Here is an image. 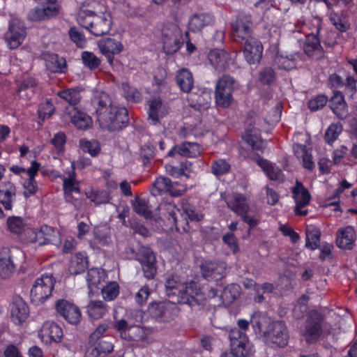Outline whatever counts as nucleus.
<instances>
[{
	"mask_svg": "<svg viewBox=\"0 0 357 357\" xmlns=\"http://www.w3.org/2000/svg\"><path fill=\"white\" fill-rule=\"evenodd\" d=\"M100 127L109 132L122 130L129 123L128 111L125 107L112 103L105 92L98 93L92 100Z\"/></svg>",
	"mask_w": 357,
	"mask_h": 357,
	"instance_id": "f257e3e1",
	"label": "nucleus"
},
{
	"mask_svg": "<svg viewBox=\"0 0 357 357\" xmlns=\"http://www.w3.org/2000/svg\"><path fill=\"white\" fill-rule=\"evenodd\" d=\"M252 24V15L242 13L237 17L232 26L234 40L243 42V56L250 65L259 63L263 52L261 41L251 36Z\"/></svg>",
	"mask_w": 357,
	"mask_h": 357,
	"instance_id": "f03ea898",
	"label": "nucleus"
},
{
	"mask_svg": "<svg viewBox=\"0 0 357 357\" xmlns=\"http://www.w3.org/2000/svg\"><path fill=\"white\" fill-rule=\"evenodd\" d=\"M78 23L96 36L107 34L112 29V17L109 12L97 15L93 12L85 16L79 15Z\"/></svg>",
	"mask_w": 357,
	"mask_h": 357,
	"instance_id": "7ed1b4c3",
	"label": "nucleus"
},
{
	"mask_svg": "<svg viewBox=\"0 0 357 357\" xmlns=\"http://www.w3.org/2000/svg\"><path fill=\"white\" fill-rule=\"evenodd\" d=\"M160 218L167 221V229H175L180 234L190 231L189 223L183 218L179 219V208L173 202H162L158 207Z\"/></svg>",
	"mask_w": 357,
	"mask_h": 357,
	"instance_id": "20e7f679",
	"label": "nucleus"
},
{
	"mask_svg": "<svg viewBox=\"0 0 357 357\" xmlns=\"http://www.w3.org/2000/svg\"><path fill=\"white\" fill-rule=\"evenodd\" d=\"M175 297L178 303L188 305L192 310H199L205 304L204 296L202 294L198 283L193 280L183 283Z\"/></svg>",
	"mask_w": 357,
	"mask_h": 357,
	"instance_id": "39448f33",
	"label": "nucleus"
},
{
	"mask_svg": "<svg viewBox=\"0 0 357 357\" xmlns=\"http://www.w3.org/2000/svg\"><path fill=\"white\" fill-rule=\"evenodd\" d=\"M56 279L52 273H43L34 281L30 291L32 303L38 305L44 303L52 294Z\"/></svg>",
	"mask_w": 357,
	"mask_h": 357,
	"instance_id": "423d86ee",
	"label": "nucleus"
},
{
	"mask_svg": "<svg viewBox=\"0 0 357 357\" xmlns=\"http://www.w3.org/2000/svg\"><path fill=\"white\" fill-rule=\"evenodd\" d=\"M230 350L236 357H250L254 352V347L246 333L236 328L229 333Z\"/></svg>",
	"mask_w": 357,
	"mask_h": 357,
	"instance_id": "0eeeda50",
	"label": "nucleus"
},
{
	"mask_svg": "<svg viewBox=\"0 0 357 357\" xmlns=\"http://www.w3.org/2000/svg\"><path fill=\"white\" fill-rule=\"evenodd\" d=\"M148 311L151 317L159 322H169L179 314L180 309L175 302H152Z\"/></svg>",
	"mask_w": 357,
	"mask_h": 357,
	"instance_id": "6e6552de",
	"label": "nucleus"
},
{
	"mask_svg": "<svg viewBox=\"0 0 357 357\" xmlns=\"http://www.w3.org/2000/svg\"><path fill=\"white\" fill-rule=\"evenodd\" d=\"M324 322V316L316 310L310 311L301 334L308 344L317 342L321 336Z\"/></svg>",
	"mask_w": 357,
	"mask_h": 357,
	"instance_id": "1a4fd4ad",
	"label": "nucleus"
},
{
	"mask_svg": "<svg viewBox=\"0 0 357 357\" xmlns=\"http://www.w3.org/2000/svg\"><path fill=\"white\" fill-rule=\"evenodd\" d=\"M292 198L295 202L294 213L298 216H305L308 213L307 209H304L309 205L312 196L303 183L296 180L294 187L291 188Z\"/></svg>",
	"mask_w": 357,
	"mask_h": 357,
	"instance_id": "9d476101",
	"label": "nucleus"
},
{
	"mask_svg": "<svg viewBox=\"0 0 357 357\" xmlns=\"http://www.w3.org/2000/svg\"><path fill=\"white\" fill-rule=\"evenodd\" d=\"M267 342L284 347L288 344L289 334L284 321H277L271 323L264 333Z\"/></svg>",
	"mask_w": 357,
	"mask_h": 357,
	"instance_id": "9b49d317",
	"label": "nucleus"
},
{
	"mask_svg": "<svg viewBox=\"0 0 357 357\" xmlns=\"http://www.w3.org/2000/svg\"><path fill=\"white\" fill-rule=\"evenodd\" d=\"M55 308L57 314L69 324L77 325L81 321V311L73 303L66 299H59L56 302Z\"/></svg>",
	"mask_w": 357,
	"mask_h": 357,
	"instance_id": "f8f14e48",
	"label": "nucleus"
},
{
	"mask_svg": "<svg viewBox=\"0 0 357 357\" xmlns=\"http://www.w3.org/2000/svg\"><path fill=\"white\" fill-rule=\"evenodd\" d=\"M187 100L190 107L197 111L207 109L211 103V91L207 88L194 87L187 93Z\"/></svg>",
	"mask_w": 357,
	"mask_h": 357,
	"instance_id": "ddd939ff",
	"label": "nucleus"
},
{
	"mask_svg": "<svg viewBox=\"0 0 357 357\" xmlns=\"http://www.w3.org/2000/svg\"><path fill=\"white\" fill-rule=\"evenodd\" d=\"M63 333L61 327L54 321H47L43 323L38 332L41 340L47 344L61 341Z\"/></svg>",
	"mask_w": 357,
	"mask_h": 357,
	"instance_id": "4468645a",
	"label": "nucleus"
},
{
	"mask_svg": "<svg viewBox=\"0 0 357 357\" xmlns=\"http://www.w3.org/2000/svg\"><path fill=\"white\" fill-rule=\"evenodd\" d=\"M200 268L202 277L208 281H219L226 276L225 262L205 261Z\"/></svg>",
	"mask_w": 357,
	"mask_h": 357,
	"instance_id": "2eb2a0df",
	"label": "nucleus"
},
{
	"mask_svg": "<svg viewBox=\"0 0 357 357\" xmlns=\"http://www.w3.org/2000/svg\"><path fill=\"white\" fill-rule=\"evenodd\" d=\"M98 45L100 52L111 66L114 63V56L119 54L123 50L121 42L109 37L100 40Z\"/></svg>",
	"mask_w": 357,
	"mask_h": 357,
	"instance_id": "dca6fc26",
	"label": "nucleus"
},
{
	"mask_svg": "<svg viewBox=\"0 0 357 357\" xmlns=\"http://www.w3.org/2000/svg\"><path fill=\"white\" fill-rule=\"evenodd\" d=\"M66 113L74 126L80 130H86L93 125L91 117L76 107H67Z\"/></svg>",
	"mask_w": 357,
	"mask_h": 357,
	"instance_id": "f3484780",
	"label": "nucleus"
},
{
	"mask_svg": "<svg viewBox=\"0 0 357 357\" xmlns=\"http://www.w3.org/2000/svg\"><path fill=\"white\" fill-rule=\"evenodd\" d=\"M208 60L215 70L223 72L229 68L231 62V56L225 50L213 49L208 52Z\"/></svg>",
	"mask_w": 357,
	"mask_h": 357,
	"instance_id": "a211bd4d",
	"label": "nucleus"
},
{
	"mask_svg": "<svg viewBox=\"0 0 357 357\" xmlns=\"http://www.w3.org/2000/svg\"><path fill=\"white\" fill-rule=\"evenodd\" d=\"M201 154L200 145L195 142H184L174 145L167 153V156L180 155L185 158H197Z\"/></svg>",
	"mask_w": 357,
	"mask_h": 357,
	"instance_id": "6ab92c4d",
	"label": "nucleus"
},
{
	"mask_svg": "<svg viewBox=\"0 0 357 357\" xmlns=\"http://www.w3.org/2000/svg\"><path fill=\"white\" fill-rule=\"evenodd\" d=\"M29 314V307L20 296L13 298L10 305V318L16 325L24 322Z\"/></svg>",
	"mask_w": 357,
	"mask_h": 357,
	"instance_id": "aec40b11",
	"label": "nucleus"
},
{
	"mask_svg": "<svg viewBox=\"0 0 357 357\" xmlns=\"http://www.w3.org/2000/svg\"><path fill=\"white\" fill-rule=\"evenodd\" d=\"M16 186L10 181H6L0 184V203L6 211H10L16 200Z\"/></svg>",
	"mask_w": 357,
	"mask_h": 357,
	"instance_id": "412c9836",
	"label": "nucleus"
},
{
	"mask_svg": "<svg viewBox=\"0 0 357 357\" xmlns=\"http://www.w3.org/2000/svg\"><path fill=\"white\" fill-rule=\"evenodd\" d=\"M215 23V17L213 14L209 13H195L192 15L188 21V30L198 33L208 26H211Z\"/></svg>",
	"mask_w": 357,
	"mask_h": 357,
	"instance_id": "4be33fe9",
	"label": "nucleus"
},
{
	"mask_svg": "<svg viewBox=\"0 0 357 357\" xmlns=\"http://www.w3.org/2000/svg\"><path fill=\"white\" fill-rule=\"evenodd\" d=\"M356 240V231L352 226L341 227L337 231L336 245L341 249H353Z\"/></svg>",
	"mask_w": 357,
	"mask_h": 357,
	"instance_id": "5701e85b",
	"label": "nucleus"
},
{
	"mask_svg": "<svg viewBox=\"0 0 357 357\" xmlns=\"http://www.w3.org/2000/svg\"><path fill=\"white\" fill-rule=\"evenodd\" d=\"M40 163L36 160L31 162V166L28 168L27 175L29 178L24 181L23 188L25 190L24 195L25 197L35 195L37 192L38 185L36 177L40 168Z\"/></svg>",
	"mask_w": 357,
	"mask_h": 357,
	"instance_id": "b1692460",
	"label": "nucleus"
},
{
	"mask_svg": "<svg viewBox=\"0 0 357 357\" xmlns=\"http://www.w3.org/2000/svg\"><path fill=\"white\" fill-rule=\"evenodd\" d=\"M26 36V28L19 24H10L6 39L10 49L14 50L18 47L24 41Z\"/></svg>",
	"mask_w": 357,
	"mask_h": 357,
	"instance_id": "393cba45",
	"label": "nucleus"
},
{
	"mask_svg": "<svg viewBox=\"0 0 357 357\" xmlns=\"http://www.w3.org/2000/svg\"><path fill=\"white\" fill-rule=\"evenodd\" d=\"M148 119L152 125H157L160 122V117L167 113L166 107L163 105L162 100L159 96L151 98L148 101Z\"/></svg>",
	"mask_w": 357,
	"mask_h": 357,
	"instance_id": "a878e982",
	"label": "nucleus"
},
{
	"mask_svg": "<svg viewBox=\"0 0 357 357\" xmlns=\"http://www.w3.org/2000/svg\"><path fill=\"white\" fill-rule=\"evenodd\" d=\"M46 68L53 73H63L67 69L66 61L57 54L46 52L43 54Z\"/></svg>",
	"mask_w": 357,
	"mask_h": 357,
	"instance_id": "bb28decb",
	"label": "nucleus"
},
{
	"mask_svg": "<svg viewBox=\"0 0 357 357\" xmlns=\"http://www.w3.org/2000/svg\"><path fill=\"white\" fill-rule=\"evenodd\" d=\"M243 139L249 145L252 151L263 152V140L261 139L260 130L256 128L254 125H250L245 129L242 136Z\"/></svg>",
	"mask_w": 357,
	"mask_h": 357,
	"instance_id": "cd10ccee",
	"label": "nucleus"
},
{
	"mask_svg": "<svg viewBox=\"0 0 357 357\" xmlns=\"http://www.w3.org/2000/svg\"><path fill=\"white\" fill-rule=\"evenodd\" d=\"M329 103L331 109L339 119H344L347 116V104L342 92L333 91V96L331 97Z\"/></svg>",
	"mask_w": 357,
	"mask_h": 357,
	"instance_id": "c85d7f7f",
	"label": "nucleus"
},
{
	"mask_svg": "<svg viewBox=\"0 0 357 357\" xmlns=\"http://www.w3.org/2000/svg\"><path fill=\"white\" fill-rule=\"evenodd\" d=\"M175 80L180 91L183 93H190L194 86V77L191 71L182 68L176 71Z\"/></svg>",
	"mask_w": 357,
	"mask_h": 357,
	"instance_id": "c756f323",
	"label": "nucleus"
},
{
	"mask_svg": "<svg viewBox=\"0 0 357 357\" xmlns=\"http://www.w3.org/2000/svg\"><path fill=\"white\" fill-rule=\"evenodd\" d=\"M151 331L139 325L130 326L127 331L121 333V338L128 342L144 341L150 335Z\"/></svg>",
	"mask_w": 357,
	"mask_h": 357,
	"instance_id": "7c9ffc66",
	"label": "nucleus"
},
{
	"mask_svg": "<svg viewBox=\"0 0 357 357\" xmlns=\"http://www.w3.org/2000/svg\"><path fill=\"white\" fill-rule=\"evenodd\" d=\"M89 257L85 252H78L70 258L68 271L71 275L84 273L89 267Z\"/></svg>",
	"mask_w": 357,
	"mask_h": 357,
	"instance_id": "2f4dec72",
	"label": "nucleus"
},
{
	"mask_svg": "<svg viewBox=\"0 0 357 357\" xmlns=\"http://www.w3.org/2000/svg\"><path fill=\"white\" fill-rule=\"evenodd\" d=\"M103 273L96 268L89 269L86 274V282L89 293H96L103 285Z\"/></svg>",
	"mask_w": 357,
	"mask_h": 357,
	"instance_id": "473e14b6",
	"label": "nucleus"
},
{
	"mask_svg": "<svg viewBox=\"0 0 357 357\" xmlns=\"http://www.w3.org/2000/svg\"><path fill=\"white\" fill-rule=\"evenodd\" d=\"M56 108L50 98L43 99L38 105L37 114L38 124L42 126L45 121L51 118L55 112Z\"/></svg>",
	"mask_w": 357,
	"mask_h": 357,
	"instance_id": "72a5a7b5",
	"label": "nucleus"
},
{
	"mask_svg": "<svg viewBox=\"0 0 357 357\" xmlns=\"http://www.w3.org/2000/svg\"><path fill=\"white\" fill-rule=\"evenodd\" d=\"M178 218H183L189 223V221H200L202 219V215L196 211L194 205L189 203L188 200L185 199L181 202Z\"/></svg>",
	"mask_w": 357,
	"mask_h": 357,
	"instance_id": "f704fd0d",
	"label": "nucleus"
},
{
	"mask_svg": "<svg viewBox=\"0 0 357 357\" xmlns=\"http://www.w3.org/2000/svg\"><path fill=\"white\" fill-rule=\"evenodd\" d=\"M123 96L128 102L138 103L142 101V93L136 87L131 86L128 82L121 84Z\"/></svg>",
	"mask_w": 357,
	"mask_h": 357,
	"instance_id": "c9c22d12",
	"label": "nucleus"
},
{
	"mask_svg": "<svg viewBox=\"0 0 357 357\" xmlns=\"http://www.w3.org/2000/svg\"><path fill=\"white\" fill-rule=\"evenodd\" d=\"M79 147L84 153H89L93 158L97 157L101 151L100 144L96 139L81 138L79 140Z\"/></svg>",
	"mask_w": 357,
	"mask_h": 357,
	"instance_id": "e433bc0d",
	"label": "nucleus"
},
{
	"mask_svg": "<svg viewBox=\"0 0 357 357\" xmlns=\"http://www.w3.org/2000/svg\"><path fill=\"white\" fill-rule=\"evenodd\" d=\"M56 95L68 102L70 107H75L81 100L80 90L77 87L59 91Z\"/></svg>",
	"mask_w": 357,
	"mask_h": 357,
	"instance_id": "4c0bfd02",
	"label": "nucleus"
},
{
	"mask_svg": "<svg viewBox=\"0 0 357 357\" xmlns=\"http://www.w3.org/2000/svg\"><path fill=\"white\" fill-rule=\"evenodd\" d=\"M329 20L331 24L340 32H346L350 27L347 16L342 12L338 13L332 10L329 13Z\"/></svg>",
	"mask_w": 357,
	"mask_h": 357,
	"instance_id": "58836bf2",
	"label": "nucleus"
},
{
	"mask_svg": "<svg viewBox=\"0 0 357 357\" xmlns=\"http://www.w3.org/2000/svg\"><path fill=\"white\" fill-rule=\"evenodd\" d=\"M294 153L297 158H302L303 167L308 170H312L314 163L312 161V156L308 153L306 146L303 144H296L294 146Z\"/></svg>",
	"mask_w": 357,
	"mask_h": 357,
	"instance_id": "ea45409f",
	"label": "nucleus"
},
{
	"mask_svg": "<svg viewBox=\"0 0 357 357\" xmlns=\"http://www.w3.org/2000/svg\"><path fill=\"white\" fill-rule=\"evenodd\" d=\"M183 43V40H181V37L172 35L171 37L167 38L166 33L163 34V50L167 54L176 52L180 50Z\"/></svg>",
	"mask_w": 357,
	"mask_h": 357,
	"instance_id": "a19ab883",
	"label": "nucleus"
},
{
	"mask_svg": "<svg viewBox=\"0 0 357 357\" xmlns=\"http://www.w3.org/2000/svg\"><path fill=\"white\" fill-rule=\"evenodd\" d=\"M107 311L106 304L101 301H91L87 306V313L93 319L102 318Z\"/></svg>",
	"mask_w": 357,
	"mask_h": 357,
	"instance_id": "79ce46f5",
	"label": "nucleus"
},
{
	"mask_svg": "<svg viewBox=\"0 0 357 357\" xmlns=\"http://www.w3.org/2000/svg\"><path fill=\"white\" fill-rule=\"evenodd\" d=\"M228 207L241 217L248 213L249 210L248 205L245 203V199L241 195L235 196L232 200L227 203Z\"/></svg>",
	"mask_w": 357,
	"mask_h": 357,
	"instance_id": "37998d69",
	"label": "nucleus"
},
{
	"mask_svg": "<svg viewBox=\"0 0 357 357\" xmlns=\"http://www.w3.org/2000/svg\"><path fill=\"white\" fill-rule=\"evenodd\" d=\"M235 89V79L232 77L226 75H224L219 78L215 86V91L223 92L225 93H230L231 95H232Z\"/></svg>",
	"mask_w": 357,
	"mask_h": 357,
	"instance_id": "c03bdc74",
	"label": "nucleus"
},
{
	"mask_svg": "<svg viewBox=\"0 0 357 357\" xmlns=\"http://www.w3.org/2000/svg\"><path fill=\"white\" fill-rule=\"evenodd\" d=\"M94 348L91 351L93 357H106L113 351L114 346L112 342L105 340L92 343Z\"/></svg>",
	"mask_w": 357,
	"mask_h": 357,
	"instance_id": "a18cd8bd",
	"label": "nucleus"
},
{
	"mask_svg": "<svg viewBox=\"0 0 357 357\" xmlns=\"http://www.w3.org/2000/svg\"><path fill=\"white\" fill-rule=\"evenodd\" d=\"M317 50L323 51L319 38L313 33L307 35L304 44L305 54L312 57Z\"/></svg>",
	"mask_w": 357,
	"mask_h": 357,
	"instance_id": "49530a36",
	"label": "nucleus"
},
{
	"mask_svg": "<svg viewBox=\"0 0 357 357\" xmlns=\"http://www.w3.org/2000/svg\"><path fill=\"white\" fill-rule=\"evenodd\" d=\"M86 196L96 205L109 203L111 199L109 192L105 190H96L92 189L86 192Z\"/></svg>",
	"mask_w": 357,
	"mask_h": 357,
	"instance_id": "de8ad7c7",
	"label": "nucleus"
},
{
	"mask_svg": "<svg viewBox=\"0 0 357 357\" xmlns=\"http://www.w3.org/2000/svg\"><path fill=\"white\" fill-rule=\"evenodd\" d=\"M8 230L14 234H20L26 226L24 218L20 216H9L6 220Z\"/></svg>",
	"mask_w": 357,
	"mask_h": 357,
	"instance_id": "09e8293b",
	"label": "nucleus"
},
{
	"mask_svg": "<svg viewBox=\"0 0 357 357\" xmlns=\"http://www.w3.org/2000/svg\"><path fill=\"white\" fill-rule=\"evenodd\" d=\"M321 232L317 228L307 229L306 230L305 247L314 250L319 247Z\"/></svg>",
	"mask_w": 357,
	"mask_h": 357,
	"instance_id": "8fccbe9b",
	"label": "nucleus"
},
{
	"mask_svg": "<svg viewBox=\"0 0 357 357\" xmlns=\"http://www.w3.org/2000/svg\"><path fill=\"white\" fill-rule=\"evenodd\" d=\"M190 162L187 160H181L178 165L174 166L172 164H167L165 165V170L167 173L174 178H179L185 175V171L188 169V165Z\"/></svg>",
	"mask_w": 357,
	"mask_h": 357,
	"instance_id": "3c124183",
	"label": "nucleus"
},
{
	"mask_svg": "<svg viewBox=\"0 0 357 357\" xmlns=\"http://www.w3.org/2000/svg\"><path fill=\"white\" fill-rule=\"evenodd\" d=\"M172 181L165 176H159L153 183L151 188V194L154 196L162 195L163 193H166L168 188L171 187Z\"/></svg>",
	"mask_w": 357,
	"mask_h": 357,
	"instance_id": "603ef678",
	"label": "nucleus"
},
{
	"mask_svg": "<svg viewBox=\"0 0 357 357\" xmlns=\"http://www.w3.org/2000/svg\"><path fill=\"white\" fill-rule=\"evenodd\" d=\"M133 211L146 219H150L153 216L152 211L149 209L147 202L144 199L137 197L132 203Z\"/></svg>",
	"mask_w": 357,
	"mask_h": 357,
	"instance_id": "864d4df0",
	"label": "nucleus"
},
{
	"mask_svg": "<svg viewBox=\"0 0 357 357\" xmlns=\"http://www.w3.org/2000/svg\"><path fill=\"white\" fill-rule=\"evenodd\" d=\"M211 169L213 175L221 176L229 172L231 165L226 160L220 158L213 161Z\"/></svg>",
	"mask_w": 357,
	"mask_h": 357,
	"instance_id": "5fc2aeb1",
	"label": "nucleus"
},
{
	"mask_svg": "<svg viewBox=\"0 0 357 357\" xmlns=\"http://www.w3.org/2000/svg\"><path fill=\"white\" fill-rule=\"evenodd\" d=\"M343 128L340 123H331L324 134V140L328 145H333L342 132Z\"/></svg>",
	"mask_w": 357,
	"mask_h": 357,
	"instance_id": "6e6d98bb",
	"label": "nucleus"
},
{
	"mask_svg": "<svg viewBox=\"0 0 357 357\" xmlns=\"http://www.w3.org/2000/svg\"><path fill=\"white\" fill-rule=\"evenodd\" d=\"M240 286L237 284H230L224 288L221 294V298L227 303H232L240 296Z\"/></svg>",
	"mask_w": 357,
	"mask_h": 357,
	"instance_id": "4d7b16f0",
	"label": "nucleus"
},
{
	"mask_svg": "<svg viewBox=\"0 0 357 357\" xmlns=\"http://www.w3.org/2000/svg\"><path fill=\"white\" fill-rule=\"evenodd\" d=\"M81 58L83 65L91 70H94L100 66V59L91 52H82Z\"/></svg>",
	"mask_w": 357,
	"mask_h": 357,
	"instance_id": "13d9d810",
	"label": "nucleus"
},
{
	"mask_svg": "<svg viewBox=\"0 0 357 357\" xmlns=\"http://www.w3.org/2000/svg\"><path fill=\"white\" fill-rule=\"evenodd\" d=\"M275 62L280 69L289 70L295 68L296 62L295 57L293 54L290 56L278 55L275 59Z\"/></svg>",
	"mask_w": 357,
	"mask_h": 357,
	"instance_id": "bf43d9fd",
	"label": "nucleus"
},
{
	"mask_svg": "<svg viewBox=\"0 0 357 357\" xmlns=\"http://www.w3.org/2000/svg\"><path fill=\"white\" fill-rule=\"evenodd\" d=\"M103 298L107 301L114 300L119 294V286L116 282H110L100 289Z\"/></svg>",
	"mask_w": 357,
	"mask_h": 357,
	"instance_id": "052dcab7",
	"label": "nucleus"
},
{
	"mask_svg": "<svg viewBox=\"0 0 357 357\" xmlns=\"http://www.w3.org/2000/svg\"><path fill=\"white\" fill-rule=\"evenodd\" d=\"M58 9L54 5L44 6L43 8H37L35 10V20H45V17L50 18L58 13Z\"/></svg>",
	"mask_w": 357,
	"mask_h": 357,
	"instance_id": "680f3d73",
	"label": "nucleus"
},
{
	"mask_svg": "<svg viewBox=\"0 0 357 357\" xmlns=\"http://www.w3.org/2000/svg\"><path fill=\"white\" fill-rule=\"evenodd\" d=\"M50 229L45 227H40L39 229H28L24 234V241L26 243H37L38 245V235L41 233L48 234Z\"/></svg>",
	"mask_w": 357,
	"mask_h": 357,
	"instance_id": "e2e57ef3",
	"label": "nucleus"
},
{
	"mask_svg": "<svg viewBox=\"0 0 357 357\" xmlns=\"http://www.w3.org/2000/svg\"><path fill=\"white\" fill-rule=\"evenodd\" d=\"M51 143L59 155L63 154L65 151V145L66 143V134L63 132L56 133L51 139Z\"/></svg>",
	"mask_w": 357,
	"mask_h": 357,
	"instance_id": "0e129e2a",
	"label": "nucleus"
},
{
	"mask_svg": "<svg viewBox=\"0 0 357 357\" xmlns=\"http://www.w3.org/2000/svg\"><path fill=\"white\" fill-rule=\"evenodd\" d=\"M259 80L264 85H271L275 80V73L271 67H266L259 73Z\"/></svg>",
	"mask_w": 357,
	"mask_h": 357,
	"instance_id": "69168bd1",
	"label": "nucleus"
},
{
	"mask_svg": "<svg viewBox=\"0 0 357 357\" xmlns=\"http://www.w3.org/2000/svg\"><path fill=\"white\" fill-rule=\"evenodd\" d=\"M183 283L174 280V278H169L165 282L166 294L169 298L175 297L176 294L179 293Z\"/></svg>",
	"mask_w": 357,
	"mask_h": 357,
	"instance_id": "338daca9",
	"label": "nucleus"
},
{
	"mask_svg": "<svg viewBox=\"0 0 357 357\" xmlns=\"http://www.w3.org/2000/svg\"><path fill=\"white\" fill-rule=\"evenodd\" d=\"M328 99L324 94H319L309 100L308 108L311 111H317L322 109L327 103Z\"/></svg>",
	"mask_w": 357,
	"mask_h": 357,
	"instance_id": "774afa93",
	"label": "nucleus"
}]
</instances>
